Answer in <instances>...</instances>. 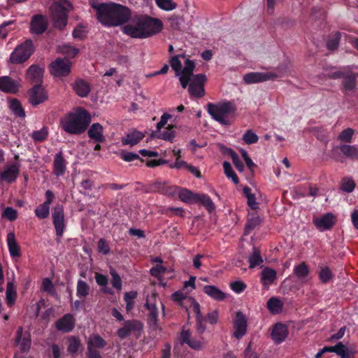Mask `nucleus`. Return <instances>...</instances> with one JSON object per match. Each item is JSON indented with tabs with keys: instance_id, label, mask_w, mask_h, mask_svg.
Masks as SVG:
<instances>
[{
	"instance_id": "nucleus-1",
	"label": "nucleus",
	"mask_w": 358,
	"mask_h": 358,
	"mask_svg": "<svg viewBox=\"0 0 358 358\" xmlns=\"http://www.w3.org/2000/svg\"><path fill=\"white\" fill-rule=\"evenodd\" d=\"M162 28L160 20L148 15H137L123 27L122 31L134 38H146L159 33Z\"/></svg>"
},
{
	"instance_id": "nucleus-2",
	"label": "nucleus",
	"mask_w": 358,
	"mask_h": 358,
	"mask_svg": "<svg viewBox=\"0 0 358 358\" xmlns=\"http://www.w3.org/2000/svg\"><path fill=\"white\" fill-rule=\"evenodd\" d=\"M99 20L105 25L117 27L127 22L131 17V10L126 6L108 3L99 8Z\"/></svg>"
},
{
	"instance_id": "nucleus-3",
	"label": "nucleus",
	"mask_w": 358,
	"mask_h": 358,
	"mask_svg": "<svg viewBox=\"0 0 358 358\" xmlns=\"http://www.w3.org/2000/svg\"><path fill=\"white\" fill-rule=\"evenodd\" d=\"M91 116L85 110H78L64 115L60 121L62 129L70 134H80L88 127Z\"/></svg>"
},
{
	"instance_id": "nucleus-4",
	"label": "nucleus",
	"mask_w": 358,
	"mask_h": 358,
	"mask_svg": "<svg viewBox=\"0 0 358 358\" xmlns=\"http://www.w3.org/2000/svg\"><path fill=\"white\" fill-rule=\"evenodd\" d=\"M72 6L68 0H55L50 8V18L56 29H63L68 21V13Z\"/></svg>"
},
{
	"instance_id": "nucleus-5",
	"label": "nucleus",
	"mask_w": 358,
	"mask_h": 358,
	"mask_svg": "<svg viewBox=\"0 0 358 358\" xmlns=\"http://www.w3.org/2000/svg\"><path fill=\"white\" fill-rule=\"evenodd\" d=\"M169 62L171 68L176 72V76L179 77V80L182 88H186L189 83L190 76L195 69L194 62L189 59H185V67L182 69V63L179 56H173L170 58Z\"/></svg>"
},
{
	"instance_id": "nucleus-6",
	"label": "nucleus",
	"mask_w": 358,
	"mask_h": 358,
	"mask_svg": "<svg viewBox=\"0 0 358 358\" xmlns=\"http://www.w3.org/2000/svg\"><path fill=\"white\" fill-rule=\"evenodd\" d=\"M236 110V108L231 102L227 101L217 104L208 103V112L216 121L222 124H229V122L227 116L233 114Z\"/></svg>"
},
{
	"instance_id": "nucleus-7",
	"label": "nucleus",
	"mask_w": 358,
	"mask_h": 358,
	"mask_svg": "<svg viewBox=\"0 0 358 358\" xmlns=\"http://www.w3.org/2000/svg\"><path fill=\"white\" fill-rule=\"evenodd\" d=\"M34 51L31 40H26L24 43L17 45L12 52L10 61L13 64H21L27 61Z\"/></svg>"
},
{
	"instance_id": "nucleus-8",
	"label": "nucleus",
	"mask_w": 358,
	"mask_h": 358,
	"mask_svg": "<svg viewBox=\"0 0 358 358\" xmlns=\"http://www.w3.org/2000/svg\"><path fill=\"white\" fill-rule=\"evenodd\" d=\"M206 76L203 73L193 75L190 76L188 86V92L192 98L201 99L206 94L205 83Z\"/></svg>"
},
{
	"instance_id": "nucleus-9",
	"label": "nucleus",
	"mask_w": 358,
	"mask_h": 358,
	"mask_svg": "<svg viewBox=\"0 0 358 358\" xmlns=\"http://www.w3.org/2000/svg\"><path fill=\"white\" fill-rule=\"evenodd\" d=\"M157 294L152 292L147 296L145 306L149 310V322L156 327L157 325L158 310L160 307L164 311V307L162 301L157 298Z\"/></svg>"
},
{
	"instance_id": "nucleus-10",
	"label": "nucleus",
	"mask_w": 358,
	"mask_h": 358,
	"mask_svg": "<svg viewBox=\"0 0 358 358\" xmlns=\"http://www.w3.org/2000/svg\"><path fill=\"white\" fill-rule=\"evenodd\" d=\"M71 65L72 64L69 59L57 58L50 66V73L54 76H66L71 72Z\"/></svg>"
},
{
	"instance_id": "nucleus-11",
	"label": "nucleus",
	"mask_w": 358,
	"mask_h": 358,
	"mask_svg": "<svg viewBox=\"0 0 358 358\" xmlns=\"http://www.w3.org/2000/svg\"><path fill=\"white\" fill-rule=\"evenodd\" d=\"M44 73V67L32 64L27 70L25 78L34 85H41Z\"/></svg>"
},
{
	"instance_id": "nucleus-12",
	"label": "nucleus",
	"mask_w": 358,
	"mask_h": 358,
	"mask_svg": "<svg viewBox=\"0 0 358 358\" xmlns=\"http://www.w3.org/2000/svg\"><path fill=\"white\" fill-rule=\"evenodd\" d=\"M48 27L47 18L44 15H35L30 22V31L33 34L41 35Z\"/></svg>"
},
{
	"instance_id": "nucleus-13",
	"label": "nucleus",
	"mask_w": 358,
	"mask_h": 358,
	"mask_svg": "<svg viewBox=\"0 0 358 358\" xmlns=\"http://www.w3.org/2000/svg\"><path fill=\"white\" fill-rule=\"evenodd\" d=\"M53 224L55 225L57 235L61 236L63 234L64 223V209L62 205H56L52 211Z\"/></svg>"
},
{
	"instance_id": "nucleus-14",
	"label": "nucleus",
	"mask_w": 358,
	"mask_h": 358,
	"mask_svg": "<svg viewBox=\"0 0 358 358\" xmlns=\"http://www.w3.org/2000/svg\"><path fill=\"white\" fill-rule=\"evenodd\" d=\"M15 343L19 345L22 352H27L31 344L30 333L24 331L23 328L19 327L16 331Z\"/></svg>"
},
{
	"instance_id": "nucleus-15",
	"label": "nucleus",
	"mask_w": 358,
	"mask_h": 358,
	"mask_svg": "<svg viewBox=\"0 0 358 358\" xmlns=\"http://www.w3.org/2000/svg\"><path fill=\"white\" fill-rule=\"evenodd\" d=\"M275 78H277V76L275 73L271 72H252L245 74L243 77V80L246 84H253L266 81L268 80H273Z\"/></svg>"
},
{
	"instance_id": "nucleus-16",
	"label": "nucleus",
	"mask_w": 358,
	"mask_h": 358,
	"mask_svg": "<svg viewBox=\"0 0 358 358\" xmlns=\"http://www.w3.org/2000/svg\"><path fill=\"white\" fill-rule=\"evenodd\" d=\"M335 223L336 217L330 213L313 219V224L320 231L330 229Z\"/></svg>"
},
{
	"instance_id": "nucleus-17",
	"label": "nucleus",
	"mask_w": 358,
	"mask_h": 358,
	"mask_svg": "<svg viewBox=\"0 0 358 358\" xmlns=\"http://www.w3.org/2000/svg\"><path fill=\"white\" fill-rule=\"evenodd\" d=\"M234 327L235 329L234 336L239 339L242 338L247 331V320L241 312H237L234 320Z\"/></svg>"
},
{
	"instance_id": "nucleus-18",
	"label": "nucleus",
	"mask_w": 358,
	"mask_h": 358,
	"mask_svg": "<svg viewBox=\"0 0 358 358\" xmlns=\"http://www.w3.org/2000/svg\"><path fill=\"white\" fill-rule=\"evenodd\" d=\"M142 329V324L137 320H128L124 322L123 327L118 329L117 334L121 338L124 339L131 333L140 331Z\"/></svg>"
},
{
	"instance_id": "nucleus-19",
	"label": "nucleus",
	"mask_w": 358,
	"mask_h": 358,
	"mask_svg": "<svg viewBox=\"0 0 358 358\" xmlns=\"http://www.w3.org/2000/svg\"><path fill=\"white\" fill-rule=\"evenodd\" d=\"M20 84V82L13 80L9 76L0 77V90L9 94H15L18 92Z\"/></svg>"
},
{
	"instance_id": "nucleus-20",
	"label": "nucleus",
	"mask_w": 358,
	"mask_h": 358,
	"mask_svg": "<svg viewBox=\"0 0 358 358\" xmlns=\"http://www.w3.org/2000/svg\"><path fill=\"white\" fill-rule=\"evenodd\" d=\"M29 96L30 103L34 106L43 103L48 98L41 85H34L29 91Z\"/></svg>"
},
{
	"instance_id": "nucleus-21",
	"label": "nucleus",
	"mask_w": 358,
	"mask_h": 358,
	"mask_svg": "<svg viewBox=\"0 0 358 358\" xmlns=\"http://www.w3.org/2000/svg\"><path fill=\"white\" fill-rule=\"evenodd\" d=\"M19 173L20 165L18 164L6 166L3 171H0V178L8 183H11L16 180Z\"/></svg>"
},
{
	"instance_id": "nucleus-22",
	"label": "nucleus",
	"mask_w": 358,
	"mask_h": 358,
	"mask_svg": "<svg viewBox=\"0 0 358 358\" xmlns=\"http://www.w3.org/2000/svg\"><path fill=\"white\" fill-rule=\"evenodd\" d=\"M144 137L145 134L143 132L137 130H131L122 138L121 142L124 145L133 147L138 144Z\"/></svg>"
},
{
	"instance_id": "nucleus-23",
	"label": "nucleus",
	"mask_w": 358,
	"mask_h": 358,
	"mask_svg": "<svg viewBox=\"0 0 358 358\" xmlns=\"http://www.w3.org/2000/svg\"><path fill=\"white\" fill-rule=\"evenodd\" d=\"M340 150L341 153L347 158L352 160H358V146L349 144H341L338 146L334 147L332 152H336Z\"/></svg>"
},
{
	"instance_id": "nucleus-24",
	"label": "nucleus",
	"mask_w": 358,
	"mask_h": 358,
	"mask_svg": "<svg viewBox=\"0 0 358 358\" xmlns=\"http://www.w3.org/2000/svg\"><path fill=\"white\" fill-rule=\"evenodd\" d=\"M180 336L182 342L187 344L188 346L192 349L195 350H201L204 348L205 343L192 338L189 330L183 329L181 332Z\"/></svg>"
},
{
	"instance_id": "nucleus-25",
	"label": "nucleus",
	"mask_w": 358,
	"mask_h": 358,
	"mask_svg": "<svg viewBox=\"0 0 358 358\" xmlns=\"http://www.w3.org/2000/svg\"><path fill=\"white\" fill-rule=\"evenodd\" d=\"M293 273L301 283H306L310 274L309 266L306 263L301 262L294 266Z\"/></svg>"
},
{
	"instance_id": "nucleus-26",
	"label": "nucleus",
	"mask_w": 358,
	"mask_h": 358,
	"mask_svg": "<svg viewBox=\"0 0 358 358\" xmlns=\"http://www.w3.org/2000/svg\"><path fill=\"white\" fill-rule=\"evenodd\" d=\"M71 86L76 94L80 97L87 96L91 91L90 84L80 78L76 79Z\"/></svg>"
},
{
	"instance_id": "nucleus-27",
	"label": "nucleus",
	"mask_w": 358,
	"mask_h": 358,
	"mask_svg": "<svg viewBox=\"0 0 358 358\" xmlns=\"http://www.w3.org/2000/svg\"><path fill=\"white\" fill-rule=\"evenodd\" d=\"M87 345V353H99L97 350L103 348L106 345V342L99 335H92L89 337Z\"/></svg>"
},
{
	"instance_id": "nucleus-28",
	"label": "nucleus",
	"mask_w": 358,
	"mask_h": 358,
	"mask_svg": "<svg viewBox=\"0 0 358 358\" xmlns=\"http://www.w3.org/2000/svg\"><path fill=\"white\" fill-rule=\"evenodd\" d=\"M288 333L289 331L287 326L279 323L274 325L271 333V337L275 343H280L287 338Z\"/></svg>"
},
{
	"instance_id": "nucleus-29",
	"label": "nucleus",
	"mask_w": 358,
	"mask_h": 358,
	"mask_svg": "<svg viewBox=\"0 0 358 358\" xmlns=\"http://www.w3.org/2000/svg\"><path fill=\"white\" fill-rule=\"evenodd\" d=\"M75 325L73 316L70 314L65 315L63 317L56 322V327L58 330L64 332L71 331Z\"/></svg>"
},
{
	"instance_id": "nucleus-30",
	"label": "nucleus",
	"mask_w": 358,
	"mask_h": 358,
	"mask_svg": "<svg viewBox=\"0 0 358 358\" xmlns=\"http://www.w3.org/2000/svg\"><path fill=\"white\" fill-rule=\"evenodd\" d=\"M103 130V127L99 123H94L88 130V136L96 142L102 143L105 141Z\"/></svg>"
},
{
	"instance_id": "nucleus-31",
	"label": "nucleus",
	"mask_w": 358,
	"mask_h": 358,
	"mask_svg": "<svg viewBox=\"0 0 358 358\" xmlns=\"http://www.w3.org/2000/svg\"><path fill=\"white\" fill-rule=\"evenodd\" d=\"M7 242L10 255L13 257H20V247L16 241L13 233H9L7 236Z\"/></svg>"
},
{
	"instance_id": "nucleus-32",
	"label": "nucleus",
	"mask_w": 358,
	"mask_h": 358,
	"mask_svg": "<svg viewBox=\"0 0 358 358\" xmlns=\"http://www.w3.org/2000/svg\"><path fill=\"white\" fill-rule=\"evenodd\" d=\"M203 292L215 300L222 301L225 298V294L215 286L206 285L203 287Z\"/></svg>"
},
{
	"instance_id": "nucleus-33",
	"label": "nucleus",
	"mask_w": 358,
	"mask_h": 358,
	"mask_svg": "<svg viewBox=\"0 0 358 358\" xmlns=\"http://www.w3.org/2000/svg\"><path fill=\"white\" fill-rule=\"evenodd\" d=\"M355 130L352 128H346L341 131L337 136V141H340L341 144H349L352 142L353 136L355 135Z\"/></svg>"
},
{
	"instance_id": "nucleus-34",
	"label": "nucleus",
	"mask_w": 358,
	"mask_h": 358,
	"mask_svg": "<svg viewBox=\"0 0 358 358\" xmlns=\"http://www.w3.org/2000/svg\"><path fill=\"white\" fill-rule=\"evenodd\" d=\"M283 302L277 297H272L267 301V308L273 314H278L282 312Z\"/></svg>"
},
{
	"instance_id": "nucleus-35",
	"label": "nucleus",
	"mask_w": 358,
	"mask_h": 358,
	"mask_svg": "<svg viewBox=\"0 0 358 358\" xmlns=\"http://www.w3.org/2000/svg\"><path fill=\"white\" fill-rule=\"evenodd\" d=\"M201 202L209 213L215 210V206L212 199L206 194H196L195 203Z\"/></svg>"
},
{
	"instance_id": "nucleus-36",
	"label": "nucleus",
	"mask_w": 358,
	"mask_h": 358,
	"mask_svg": "<svg viewBox=\"0 0 358 358\" xmlns=\"http://www.w3.org/2000/svg\"><path fill=\"white\" fill-rule=\"evenodd\" d=\"M260 224L261 219L258 215L255 214H249V218L245 225L244 234H249L252 230L259 226Z\"/></svg>"
},
{
	"instance_id": "nucleus-37",
	"label": "nucleus",
	"mask_w": 358,
	"mask_h": 358,
	"mask_svg": "<svg viewBox=\"0 0 358 358\" xmlns=\"http://www.w3.org/2000/svg\"><path fill=\"white\" fill-rule=\"evenodd\" d=\"M66 169L64 159L61 152L57 153L54 160V172L57 176L62 175Z\"/></svg>"
},
{
	"instance_id": "nucleus-38",
	"label": "nucleus",
	"mask_w": 358,
	"mask_h": 358,
	"mask_svg": "<svg viewBox=\"0 0 358 358\" xmlns=\"http://www.w3.org/2000/svg\"><path fill=\"white\" fill-rule=\"evenodd\" d=\"M197 194H193L188 189L178 188L177 195L179 199L186 203H195V197Z\"/></svg>"
},
{
	"instance_id": "nucleus-39",
	"label": "nucleus",
	"mask_w": 358,
	"mask_h": 358,
	"mask_svg": "<svg viewBox=\"0 0 358 358\" xmlns=\"http://www.w3.org/2000/svg\"><path fill=\"white\" fill-rule=\"evenodd\" d=\"M276 278V272L271 268H266L262 271V281L264 285L272 283Z\"/></svg>"
},
{
	"instance_id": "nucleus-40",
	"label": "nucleus",
	"mask_w": 358,
	"mask_h": 358,
	"mask_svg": "<svg viewBox=\"0 0 358 358\" xmlns=\"http://www.w3.org/2000/svg\"><path fill=\"white\" fill-rule=\"evenodd\" d=\"M248 261L250 263V268H253L255 266L260 265L263 262L260 251L258 249L254 248L253 252L250 256Z\"/></svg>"
},
{
	"instance_id": "nucleus-41",
	"label": "nucleus",
	"mask_w": 358,
	"mask_h": 358,
	"mask_svg": "<svg viewBox=\"0 0 358 358\" xmlns=\"http://www.w3.org/2000/svg\"><path fill=\"white\" fill-rule=\"evenodd\" d=\"M243 194L247 197L248 205L253 210L257 209L259 203L256 201V197L255 194H252L250 188L245 187L243 188Z\"/></svg>"
},
{
	"instance_id": "nucleus-42",
	"label": "nucleus",
	"mask_w": 358,
	"mask_h": 358,
	"mask_svg": "<svg viewBox=\"0 0 358 358\" xmlns=\"http://www.w3.org/2000/svg\"><path fill=\"white\" fill-rule=\"evenodd\" d=\"M10 108L13 113L20 117L25 116L24 110H23L20 103L17 99H12L10 101Z\"/></svg>"
},
{
	"instance_id": "nucleus-43",
	"label": "nucleus",
	"mask_w": 358,
	"mask_h": 358,
	"mask_svg": "<svg viewBox=\"0 0 358 358\" xmlns=\"http://www.w3.org/2000/svg\"><path fill=\"white\" fill-rule=\"evenodd\" d=\"M57 50L59 52L71 57H76L79 52V50L78 48L70 45H60L58 47Z\"/></svg>"
},
{
	"instance_id": "nucleus-44",
	"label": "nucleus",
	"mask_w": 358,
	"mask_h": 358,
	"mask_svg": "<svg viewBox=\"0 0 358 358\" xmlns=\"http://www.w3.org/2000/svg\"><path fill=\"white\" fill-rule=\"evenodd\" d=\"M6 301L8 305H12L16 298V290L13 283L8 282L6 287Z\"/></svg>"
},
{
	"instance_id": "nucleus-45",
	"label": "nucleus",
	"mask_w": 358,
	"mask_h": 358,
	"mask_svg": "<svg viewBox=\"0 0 358 358\" xmlns=\"http://www.w3.org/2000/svg\"><path fill=\"white\" fill-rule=\"evenodd\" d=\"M159 8L164 10L171 11L177 7L176 3L173 0H155Z\"/></svg>"
},
{
	"instance_id": "nucleus-46",
	"label": "nucleus",
	"mask_w": 358,
	"mask_h": 358,
	"mask_svg": "<svg viewBox=\"0 0 358 358\" xmlns=\"http://www.w3.org/2000/svg\"><path fill=\"white\" fill-rule=\"evenodd\" d=\"M355 353V350L354 348L348 347L342 344L337 355L340 356L341 358H353Z\"/></svg>"
},
{
	"instance_id": "nucleus-47",
	"label": "nucleus",
	"mask_w": 358,
	"mask_h": 358,
	"mask_svg": "<svg viewBox=\"0 0 358 358\" xmlns=\"http://www.w3.org/2000/svg\"><path fill=\"white\" fill-rule=\"evenodd\" d=\"M41 290L45 292H47L48 294L50 295H55L56 291L55 289V287L52 282V281L46 278L43 280L41 286Z\"/></svg>"
},
{
	"instance_id": "nucleus-48",
	"label": "nucleus",
	"mask_w": 358,
	"mask_h": 358,
	"mask_svg": "<svg viewBox=\"0 0 358 358\" xmlns=\"http://www.w3.org/2000/svg\"><path fill=\"white\" fill-rule=\"evenodd\" d=\"M223 168L224 173L228 178H231L235 184L238 183V178L232 169V167L229 162H224L223 163Z\"/></svg>"
},
{
	"instance_id": "nucleus-49",
	"label": "nucleus",
	"mask_w": 358,
	"mask_h": 358,
	"mask_svg": "<svg viewBox=\"0 0 358 358\" xmlns=\"http://www.w3.org/2000/svg\"><path fill=\"white\" fill-rule=\"evenodd\" d=\"M137 296V292L134 291L125 292L124 300L126 301V309L130 311L134 305V299Z\"/></svg>"
},
{
	"instance_id": "nucleus-50",
	"label": "nucleus",
	"mask_w": 358,
	"mask_h": 358,
	"mask_svg": "<svg viewBox=\"0 0 358 358\" xmlns=\"http://www.w3.org/2000/svg\"><path fill=\"white\" fill-rule=\"evenodd\" d=\"M36 215L40 219H45L50 214V207L42 203L40 204L35 210Z\"/></svg>"
},
{
	"instance_id": "nucleus-51",
	"label": "nucleus",
	"mask_w": 358,
	"mask_h": 358,
	"mask_svg": "<svg viewBox=\"0 0 358 358\" xmlns=\"http://www.w3.org/2000/svg\"><path fill=\"white\" fill-rule=\"evenodd\" d=\"M343 85L345 90L352 91L356 87V77L355 76H346L343 80Z\"/></svg>"
},
{
	"instance_id": "nucleus-52",
	"label": "nucleus",
	"mask_w": 358,
	"mask_h": 358,
	"mask_svg": "<svg viewBox=\"0 0 358 358\" xmlns=\"http://www.w3.org/2000/svg\"><path fill=\"white\" fill-rule=\"evenodd\" d=\"M89 285L83 280H78L77 285V295L85 298L89 294Z\"/></svg>"
},
{
	"instance_id": "nucleus-53",
	"label": "nucleus",
	"mask_w": 358,
	"mask_h": 358,
	"mask_svg": "<svg viewBox=\"0 0 358 358\" xmlns=\"http://www.w3.org/2000/svg\"><path fill=\"white\" fill-rule=\"evenodd\" d=\"M228 152L230 155V156L232 159L233 163H234L235 167L236 168V169L241 172L243 171H244V165H243V162L238 158V155L234 151H233L231 149H229Z\"/></svg>"
},
{
	"instance_id": "nucleus-54",
	"label": "nucleus",
	"mask_w": 358,
	"mask_h": 358,
	"mask_svg": "<svg viewBox=\"0 0 358 358\" xmlns=\"http://www.w3.org/2000/svg\"><path fill=\"white\" fill-rule=\"evenodd\" d=\"M258 136L252 130H247L243 136V140L247 144L255 143L258 141Z\"/></svg>"
},
{
	"instance_id": "nucleus-55",
	"label": "nucleus",
	"mask_w": 358,
	"mask_h": 358,
	"mask_svg": "<svg viewBox=\"0 0 358 358\" xmlns=\"http://www.w3.org/2000/svg\"><path fill=\"white\" fill-rule=\"evenodd\" d=\"M48 134L47 128L43 127L39 131H34L31 134V137L35 141H43L47 138Z\"/></svg>"
},
{
	"instance_id": "nucleus-56",
	"label": "nucleus",
	"mask_w": 358,
	"mask_h": 358,
	"mask_svg": "<svg viewBox=\"0 0 358 358\" xmlns=\"http://www.w3.org/2000/svg\"><path fill=\"white\" fill-rule=\"evenodd\" d=\"M341 39L340 33H335L327 41V48L329 50H335L338 45Z\"/></svg>"
},
{
	"instance_id": "nucleus-57",
	"label": "nucleus",
	"mask_w": 358,
	"mask_h": 358,
	"mask_svg": "<svg viewBox=\"0 0 358 358\" xmlns=\"http://www.w3.org/2000/svg\"><path fill=\"white\" fill-rule=\"evenodd\" d=\"M319 278L323 283H326L331 279L332 273L329 268L324 267L319 273Z\"/></svg>"
},
{
	"instance_id": "nucleus-58",
	"label": "nucleus",
	"mask_w": 358,
	"mask_h": 358,
	"mask_svg": "<svg viewBox=\"0 0 358 358\" xmlns=\"http://www.w3.org/2000/svg\"><path fill=\"white\" fill-rule=\"evenodd\" d=\"M171 129L172 127L169 126L167 130L160 132L158 135H156V137L172 142L174 138V134Z\"/></svg>"
},
{
	"instance_id": "nucleus-59",
	"label": "nucleus",
	"mask_w": 358,
	"mask_h": 358,
	"mask_svg": "<svg viewBox=\"0 0 358 358\" xmlns=\"http://www.w3.org/2000/svg\"><path fill=\"white\" fill-rule=\"evenodd\" d=\"M110 274L113 277L111 280L113 287L118 290H120L122 288V280L120 275L116 273V271L114 269H110Z\"/></svg>"
},
{
	"instance_id": "nucleus-60",
	"label": "nucleus",
	"mask_w": 358,
	"mask_h": 358,
	"mask_svg": "<svg viewBox=\"0 0 358 358\" xmlns=\"http://www.w3.org/2000/svg\"><path fill=\"white\" fill-rule=\"evenodd\" d=\"M80 343L78 338L71 337L69 339L68 351L71 353H75L78 351Z\"/></svg>"
},
{
	"instance_id": "nucleus-61",
	"label": "nucleus",
	"mask_w": 358,
	"mask_h": 358,
	"mask_svg": "<svg viewBox=\"0 0 358 358\" xmlns=\"http://www.w3.org/2000/svg\"><path fill=\"white\" fill-rule=\"evenodd\" d=\"M355 184L352 180L344 179L341 183V189L346 192H351L355 189Z\"/></svg>"
},
{
	"instance_id": "nucleus-62",
	"label": "nucleus",
	"mask_w": 358,
	"mask_h": 358,
	"mask_svg": "<svg viewBox=\"0 0 358 358\" xmlns=\"http://www.w3.org/2000/svg\"><path fill=\"white\" fill-rule=\"evenodd\" d=\"M170 26L173 29H180L182 18L178 15H173L169 19Z\"/></svg>"
},
{
	"instance_id": "nucleus-63",
	"label": "nucleus",
	"mask_w": 358,
	"mask_h": 358,
	"mask_svg": "<svg viewBox=\"0 0 358 358\" xmlns=\"http://www.w3.org/2000/svg\"><path fill=\"white\" fill-rule=\"evenodd\" d=\"M3 216L10 221L15 220L17 218V210L13 208L8 207L4 210Z\"/></svg>"
},
{
	"instance_id": "nucleus-64",
	"label": "nucleus",
	"mask_w": 358,
	"mask_h": 358,
	"mask_svg": "<svg viewBox=\"0 0 358 358\" xmlns=\"http://www.w3.org/2000/svg\"><path fill=\"white\" fill-rule=\"evenodd\" d=\"M166 271V268L162 265H157L150 269L152 275L156 278H160Z\"/></svg>"
}]
</instances>
